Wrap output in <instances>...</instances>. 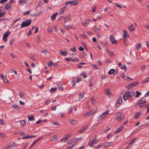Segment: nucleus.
I'll use <instances>...</instances> for the list:
<instances>
[{
	"mask_svg": "<svg viewBox=\"0 0 149 149\" xmlns=\"http://www.w3.org/2000/svg\"><path fill=\"white\" fill-rule=\"evenodd\" d=\"M95 136L91 138L88 142V145H89L91 147H93L94 145L97 143V141H95Z\"/></svg>",
	"mask_w": 149,
	"mask_h": 149,
	"instance_id": "obj_1",
	"label": "nucleus"
},
{
	"mask_svg": "<svg viewBox=\"0 0 149 149\" xmlns=\"http://www.w3.org/2000/svg\"><path fill=\"white\" fill-rule=\"evenodd\" d=\"M124 118V116L121 113H118L115 116V119L118 120L119 122L120 121Z\"/></svg>",
	"mask_w": 149,
	"mask_h": 149,
	"instance_id": "obj_2",
	"label": "nucleus"
},
{
	"mask_svg": "<svg viewBox=\"0 0 149 149\" xmlns=\"http://www.w3.org/2000/svg\"><path fill=\"white\" fill-rule=\"evenodd\" d=\"M31 23V20L29 19L26 20L25 21L23 22L22 23L21 26V27L23 28L28 26L30 25Z\"/></svg>",
	"mask_w": 149,
	"mask_h": 149,
	"instance_id": "obj_3",
	"label": "nucleus"
},
{
	"mask_svg": "<svg viewBox=\"0 0 149 149\" xmlns=\"http://www.w3.org/2000/svg\"><path fill=\"white\" fill-rule=\"evenodd\" d=\"M79 3V1L77 0H76L67 1L65 2V4L66 5H68L69 4H72L74 6H76Z\"/></svg>",
	"mask_w": 149,
	"mask_h": 149,
	"instance_id": "obj_4",
	"label": "nucleus"
},
{
	"mask_svg": "<svg viewBox=\"0 0 149 149\" xmlns=\"http://www.w3.org/2000/svg\"><path fill=\"white\" fill-rule=\"evenodd\" d=\"M129 36V34L126 30H123V41H125L127 38Z\"/></svg>",
	"mask_w": 149,
	"mask_h": 149,
	"instance_id": "obj_5",
	"label": "nucleus"
},
{
	"mask_svg": "<svg viewBox=\"0 0 149 149\" xmlns=\"http://www.w3.org/2000/svg\"><path fill=\"white\" fill-rule=\"evenodd\" d=\"M122 102V98L121 96L118 97L116 104V106L118 107Z\"/></svg>",
	"mask_w": 149,
	"mask_h": 149,
	"instance_id": "obj_6",
	"label": "nucleus"
},
{
	"mask_svg": "<svg viewBox=\"0 0 149 149\" xmlns=\"http://www.w3.org/2000/svg\"><path fill=\"white\" fill-rule=\"evenodd\" d=\"M10 32L7 31L4 34L3 39L4 40V42H6L7 41V37L10 35Z\"/></svg>",
	"mask_w": 149,
	"mask_h": 149,
	"instance_id": "obj_7",
	"label": "nucleus"
},
{
	"mask_svg": "<svg viewBox=\"0 0 149 149\" xmlns=\"http://www.w3.org/2000/svg\"><path fill=\"white\" fill-rule=\"evenodd\" d=\"M96 112V111H94L90 110L88 112L85 113L84 115V116L86 117L89 116L91 115H93V114L95 113Z\"/></svg>",
	"mask_w": 149,
	"mask_h": 149,
	"instance_id": "obj_8",
	"label": "nucleus"
},
{
	"mask_svg": "<svg viewBox=\"0 0 149 149\" xmlns=\"http://www.w3.org/2000/svg\"><path fill=\"white\" fill-rule=\"evenodd\" d=\"M110 39L112 44H117V41L113 36L111 35L110 36Z\"/></svg>",
	"mask_w": 149,
	"mask_h": 149,
	"instance_id": "obj_9",
	"label": "nucleus"
},
{
	"mask_svg": "<svg viewBox=\"0 0 149 149\" xmlns=\"http://www.w3.org/2000/svg\"><path fill=\"white\" fill-rule=\"evenodd\" d=\"M130 94H129V92H127L123 94V99L125 100H127L129 97L130 96Z\"/></svg>",
	"mask_w": 149,
	"mask_h": 149,
	"instance_id": "obj_10",
	"label": "nucleus"
},
{
	"mask_svg": "<svg viewBox=\"0 0 149 149\" xmlns=\"http://www.w3.org/2000/svg\"><path fill=\"white\" fill-rule=\"evenodd\" d=\"M138 82H136L131 83L128 86H127L126 88L128 89H131L132 87L135 86H136V85H138Z\"/></svg>",
	"mask_w": 149,
	"mask_h": 149,
	"instance_id": "obj_11",
	"label": "nucleus"
},
{
	"mask_svg": "<svg viewBox=\"0 0 149 149\" xmlns=\"http://www.w3.org/2000/svg\"><path fill=\"white\" fill-rule=\"evenodd\" d=\"M78 140V139L77 138H74L72 139H70L69 140L68 142L67 143L68 144L72 143L74 142H76Z\"/></svg>",
	"mask_w": 149,
	"mask_h": 149,
	"instance_id": "obj_12",
	"label": "nucleus"
},
{
	"mask_svg": "<svg viewBox=\"0 0 149 149\" xmlns=\"http://www.w3.org/2000/svg\"><path fill=\"white\" fill-rule=\"evenodd\" d=\"M1 77L2 79L3 80L4 82L7 83L8 82V81L7 79V77L6 76H4L2 74L1 75Z\"/></svg>",
	"mask_w": 149,
	"mask_h": 149,
	"instance_id": "obj_13",
	"label": "nucleus"
},
{
	"mask_svg": "<svg viewBox=\"0 0 149 149\" xmlns=\"http://www.w3.org/2000/svg\"><path fill=\"white\" fill-rule=\"evenodd\" d=\"M128 29L130 32L133 31L135 29V28L134 27L133 24H131L130 26L128 27Z\"/></svg>",
	"mask_w": 149,
	"mask_h": 149,
	"instance_id": "obj_14",
	"label": "nucleus"
},
{
	"mask_svg": "<svg viewBox=\"0 0 149 149\" xmlns=\"http://www.w3.org/2000/svg\"><path fill=\"white\" fill-rule=\"evenodd\" d=\"M66 8L65 6H64L63 8L60 9V12L59 14L62 15L63 14L64 11H65Z\"/></svg>",
	"mask_w": 149,
	"mask_h": 149,
	"instance_id": "obj_15",
	"label": "nucleus"
},
{
	"mask_svg": "<svg viewBox=\"0 0 149 149\" xmlns=\"http://www.w3.org/2000/svg\"><path fill=\"white\" fill-rule=\"evenodd\" d=\"M58 13H56L53 14L51 17V18L52 20H54L56 18V16L58 15Z\"/></svg>",
	"mask_w": 149,
	"mask_h": 149,
	"instance_id": "obj_16",
	"label": "nucleus"
},
{
	"mask_svg": "<svg viewBox=\"0 0 149 149\" xmlns=\"http://www.w3.org/2000/svg\"><path fill=\"white\" fill-rule=\"evenodd\" d=\"M7 146L9 149H13L15 147V145L14 143H13Z\"/></svg>",
	"mask_w": 149,
	"mask_h": 149,
	"instance_id": "obj_17",
	"label": "nucleus"
},
{
	"mask_svg": "<svg viewBox=\"0 0 149 149\" xmlns=\"http://www.w3.org/2000/svg\"><path fill=\"white\" fill-rule=\"evenodd\" d=\"M70 122L71 123V124L72 125H75L76 124H77L78 122L76 120H71L70 121Z\"/></svg>",
	"mask_w": 149,
	"mask_h": 149,
	"instance_id": "obj_18",
	"label": "nucleus"
},
{
	"mask_svg": "<svg viewBox=\"0 0 149 149\" xmlns=\"http://www.w3.org/2000/svg\"><path fill=\"white\" fill-rule=\"evenodd\" d=\"M60 53L61 55L63 56H66L68 55V53L67 52H63L61 50H60Z\"/></svg>",
	"mask_w": 149,
	"mask_h": 149,
	"instance_id": "obj_19",
	"label": "nucleus"
},
{
	"mask_svg": "<svg viewBox=\"0 0 149 149\" xmlns=\"http://www.w3.org/2000/svg\"><path fill=\"white\" fill-rule=\"evenodd\" d=\"M138 101L140 103V104H145L146 102V99L144 98H142L141 99L139 100Z\"/></svg>",
	"mask_w": 149,
	"mask_h": 149,
	"instance_id": "obj_20",
	"label": "nucleus"
},
{
	"mask_svg": "<svg viewBox=\"0 0 149 149\" xmlns=\"http://www.w3.org/2000/svg\"><path fill=\"white\" fill-rule=\"evenodd\" d=\"M87 127L86 126L84 127H83L79 130L78 131L79 133H82L83 131H85V130L86 129Z\"/></svg>",
	"mask_w": 149,
	"mask_h": 149,
	"instance_id": "obj_21",
	"label": "nucleus"
},
{
	"mask_svg": "<svg viewBox=\"0 0 149 149\" xmlns=\"http://www.w3.org/2000/svg\"><path fill=\"white\" fill-rule=\"evenodd\" d=\"M105 91L106 94L109 97H111L112 96V93L109 90H107Z\"/></svg>",
	"mask_w": 149,
	"mask_h": 149,
	"instance_id": "obj_22",
	"label": "nucleus"
},
{
	"mask_svg": "<svg viewBox=\"0 0 149 149\" xmlns=\"http://www.w3.org/2000/svg\"><path fill=\"white\" fill-rule=\"evenodd\" d=\"M123 128L124 127L123 126H121V127L119 128L116 131H115V133L116 134L120 132L123 129Z\"/></svg>",
	"mask_w": 149,
	"mask_h": 149,
	"instance_id": "obj_23",
	"label": "nucleus"
},
{
	"mask_svg": "<svg viewBox=\"0 0 149 149\" xmlns=\"http://www.w3.org/2000/svg\"><path fill=\"white\" fill-rule=\"evenodd\" d=\"M136 47L137 50H139L141 48L142 46L140 43H139L137 45H136Z\"/></svg>",
	"mask_w": 149,
	"mask_h": 149,
	"instance_id": "obj_24",
	"label": "nucleus"
},
{
	"mask_svg": "<svg viewBox=\"0 0 149 149\" xmlns=\"http://www.w3.org/2000/svg\"><path fill=\"white\" fill-rule=\"evenodd\" d=\"M26 2V0H19V4L22 5Z\"/></svg>",
	"mask_w": 149,
	"mask_h": 149,
	"instance_id": "obj_25",
	"label": "nucleus"
},
{
	"mask_svg": "<svg viewBox=\"0 0 149 149\" xmlns=\"http://www.w3.org/2000/svg\"><path fill=\"white\" fill-rule=\"evenodd\" d=\"M28 118L29 120L31 121H33L35 120L34 116H28Z\"/></svg>",
	"mask_w": 149,
	"mask_h": 149,
	"instance_id": "obj_26",
	"label": "nucleus"
},
{
	"mask_svg": "<svg viewBox=\"0 0 149 149\" xmlns=\"http://www.w3.org/2000/svg\"><path fill=\"white\" fill-rule=\"evenodd\" d=\"M53 30L52 27V26H50L48 27L47 28V31L49 33H50Z\"/></svg>",
	"mask_w": 149,
	"mask_h": 149,
	"instance_id": "obj_27",
	"label": "nucleus"
},
{
	"mask_svg": "<svg viewBox=\"0 0 149 149\" xmlns=\"http://www.w3.org/2000/svg\"><path fill=\"white\" fill-rule=\"evenodd\" d=\"M91 102H92V103L93 104H95V103H96V101L94 99V98L93 97H91Z\"/></svg>",
	"mask_w": 149,
	"mask_h": 149,
	"instance_id": "obj_28",
	"label": "nucleus"
},
{
	"mask_svg": "<svg viewBox=\"0 0 149 149\" xmlns=\"http://www.w3.org/2000/svg\"><path fill=\"white\" fill-rule=\"evenodd\" d=\"M19 97L21 98H23L24 96V93L22 92H20L19 93Z\"/></svg>",
	"mask_w": 149,
	"mask_h": 149,
	"instance_id": "obj_29",
	"label": "nucleus"
},
{
	"mask_svg": "<svg viewBox=\"0 0 149 149\" xmlns=\"http://www.w3.org/2000/svg\"><path fill=\"white\" fill-rule=\"evenodd\" d=\"M84 96V93H79V99H82Z\"/></svg>",
	"mask_w": 149,
	"mask_h": 149,
	"instance_id": "obj_30",
	"label": "nucleus"
},
{
	"mask_svg": "<svg viewBox=\"0 0 149 149\" xmlns=\"http://www.w3.org/2000/svg\"><path fill=\"white\" fill-rule=\"evenodd\" d=\"M42 138V137H41L36 139L34 143H33L32 146H34L36 143V142H37L38 141L40 140Z\"/></svg>",
	"mask_w": 149,
	"mask_h": 149,
	"instance_id": "obj_31",
	"label": "nucleus"
},
{
	"mask_svg": "<svg viewBox=\"0 0 149 149\" xmlns=\"http://www.w3.org/2000/svg\"><path fill=\"white\" fill-rule=\"evenodd\" d=\"M65 28L67 30H69L72 29V27L70 25H64Z\"/></svg>",
	"mask_w": 149,
	"mask_h": 149,
	"instance_id": "obj_32",
	"label": "nucleus"
},
{
	"mask_svg": "<svg viewBox=\"0 0 149 149\" xmlns=\"http://www.w3.org/2000/svg\"><path fill=\"white\" fill-rule=\"evenodd\" d=\"M81 75L84 78H86L87 77V74L86 72H84L81 73Z\"/></svg>",
	"mask_w": 149,
	"mask_h": 149,
	"instance_id": "obj_33",
	"label": "nucleus"
},
{
	"mask_svg": "<svg viewBox=\"0 0 149 149\" xmlns=\"http://www.w3.org/2000/svg\"><path fill=\"white\" fill-rule=\"evenodd\" d=\"M57 85L58 86V88L61 91H63V87L61 86V84H60V83L59 84H58Z\"/></svg>",
	"mask_w": 149,
	"mask_h": 149,
	"instance_id": "obj_34",
	"label": "nucleus"
},
{
	"mask_svg": "<svg viewBox=\"0 0 149 149\" xmlns=\"http://www.w3.org/2000/svg\"><path fill=\"white\" fill-rule=\"evenodd\" d=\"M129 93L130 94V97L134 96V93L133 91H130V92H129Z\"/></svg>",
	"mask_w": 149,
	"mask_h": 149,
	"instance_id": "obj_35",
	"label": "nucleus"
},
{
	"mask_svg": "<svg viewBox=\"0 0 149 149\" xmlns=\"http://www.w3.org/2000/svg\"><path fill=\"white\" fill-rule=\"evenodd\" d=\"M57 138V136L56 135H54L52 137H51L50 139L51 140L53 141L54 139L56 140Z\"/></svg>",
	"mask_w": 149,
	"mask_h": 149,
	"instance_id": "obj_36",
	"label": "nucleus"
},
{
	"mask_svg": "<svg viewBox=\"0 0 149 149\" xmlns=\"http://www.w3.org/2000/svg\"><path fill=\"white\" fill-rule=\"evenodd\" d=\"M141 114V113L140 112H138L136 113L134 115V117L135 118H137Z\"/></svg>",
	"mask_w": 149,
	"mask_h": 149,
	"instance_id": "obj_37",
	"label": "nucleus"
},
{
	"mask_svg": "<svg viewBox=\"0 0 149 149\" xmlns=\"http://www.w3.org/2000/svg\"><path fill=\"white\" fill-rule=\"evenodd\" d=\"M75 144V143H74L71 146H68L66 149H72L74 146Z\"/></svg>",
	"mask_w": 149,
	"mask_h": 149,
	"instance_id": "obj_38",
	"label": "nucleus"
},
{
	"mask_svg": "<svg viewBox=\"0 0 149 149\" xmlns=\"http://www.w3.org/2000/svg\"><path fill=\"white\" fill-rule=\"evenodd\" d=\"M115 69H111L109 70V74H112L115 72Z\"/></svg>",
	"mask_w": 149,
	"mask_h": 149,
	"instance_id": "obj_39",
	"label": "nucleus"
},
{
	"mask_svg": "<svg viewBox=\"0 0 149 149\" xmlns=\"http://www.w3.org/2000/svg\"><path fill=\"white\" fill-rule=\"evenodd\" d=\"M149 81V78L148 77L146 79H145L142 82V84H143L146 83L147 82H148Z\"/></svg>",
	"mask_w": 149,
	"mask_h": 149,
	"instance_id": "obj_40",
	"label": "nucleus"
},
{
	"mask_svg": "<svg viewBox=\"0 0 149 149\" xmlns=\"http://www.w3.org/2000/svg\"><path fill=\"white\" fill-rule=\"evenodd\" d=\"M5 8L8 10L9 9H10V4H7L5 7Z\"/></svg>",
	"mask_w": 149,
	"mask_h": 149,
	"instance_id": "obj_41",
	"label": "nucleus"
},
{
	"mask_svg": "<svg viewBox=\"0 0 149 149\" xmlns=\"http://www.w3.org/2000/svg\"><path fill=\"white\" fill-rule=\"evenodd\" d=\"M41 52L42 53L44 54L45 55L49 54V52L47 51V50H43V51H41Z\"/></svg>",
	"mask_w": 149,
	"mask_h": 149,
	"instance_id": "obj_42",
	"label": "nucleus"
},
{
	"mask_svg": "<svg viewBox=\"0 0 149 149\" xmlns=\"http://www.w3.org/2000/svg\"><path fill=\"white\" fill-rule=\"evenodd\" d=\"M104 115L102 114L98 118V120H101L102 119H103L104 117Z\"/></svg>",
	"mask_w": 149,
	"mask_h": 149,
	"instance_id": "obj_43",
	"label": "nucleus"
},
{
	"mask_svg": "<svg viewBox=\"0 0 149 149\" xmlns=\"http://www.w3.org/2000/svg\"><path fill=\"white\" fill-rule=\"evenodd\" d=\"M20 123L21 125L22 126H24L26 124V122L24 120H21L20 121Z\"/></svg>",
	"mask_w": 149,
	"mask_h": 149,
	"instance_id": "obj_44",
	"label": "nucleus"
},
{
	"mask_svg": "<svg viewBox=\"0 0 149 149\" xmlns=\"http://www.w3.org/2000/svg\"><path fill=\"white\" fill-rule=\"evenodd\" d=\"M65 18L69 21H70L71 19V17L70 15H67Z\"/></svg>",
	"mask_w": 149,
	"mask_h": 149,
	"instance_id": "obj_45",
	"label": "nucleus"
},
{
	"mask_svg": "<svg viewBox=\"0 0 149 149\" xmlns=\"http://www.w3.org/2000/svg\"><path fill=\"white\" fill-rule=\"evenodd\" d=\"M57 89V88H52L51 89V93H53V92H54Z\"/></svg>",
	"mask_w": 149,
	"mask_h": 149,
	"instance_id": "obj_46",
	"label": "nucleus"
},
{
	"mask_svg": "<svg viewBox=\"0 0 149 149\" xmlns=\"http://www.w3.org/2000/svg\"><path fill=\"white\" fill-rule=\"evenodd\" d=\"M100 29L96 27L94 29V31L95 33H97L100 30Z\"/></svg>",
	"mask_w": 149,
	"mask_h": 149,
	"instance_id": "obj_47",
	"label": "nucleus"
},
{
	"mask_svg": "<svg viewBox=\"0 0 149 149\" xmlns=\"http://www.w3.org/2000/svg\"><path fill=\"white\" fill-rule=\"evenodd\" d=\"M109 54L110 56L112 58L114 56V54L112 51L109 52Z\"/></svg>",
	"mask_w": 149,
	"mask_h": 149,
	"instance_id": "obj_48",
	"label": "nucleus"
},
{
	"mask_svg": "<svg viewBox=\"0 0 149 149\" xmlns=\"http://www.w3.org/2000/svg\"><path fill=\"white\" fill-rule=\"evenodd\" d=\"M136 93L137 95L135 96V97H139V95H141V92H139L138 91H137L136 92Z\"/></svg>",
	"mask_w": 149,
	"mask_h": 149,
	"instance_id": "obj_49",
	"label": "nucleus"
},
{
	"mask_svg": "<svg viewBox=\"0 0 149 149\" xmlns=\"http://www.w3.org/2000/svg\"><path fill=\"white\" fill-rule=\"evenodd\" d=\"M67 139L65 138V136H64L63 138H62L61 139V141H62V142H63V141H64V142H65L67 140Z\"/></svg>",
	"mask_w": 149,
	"mask_h": 149,
	"instance_id": "obj_50",
	"label": "nucleus"
},
{
	"mask_svg": "<svg viewBox=\"0 0 149 149\" xmlns=\"http://www.w3.org/2000/svg\"><path fill=\"white\" fill-rule=\"evenodd\" d=\"M114 4L116 5V6L117 7L119 8H122V7L121 6H120V5H119L118 3H115Z\"/></svg>",
	"mask_w": 149,
	"mask_h": 149,
	"instance_id": "obj_51",
	"label": "nucleus"
},
{
	"mask_svg": "<svg viewBox=\"0 0 149 149\" xmlns=\"http://www.w3.org/2000/svg\"><path fill=\"white\" fill-rule=\"evenodd\" d=\"M120 76L121 78H125V80L127 79H126V78H125V75L123 73H121L120 74Z\"/></svg>",
	"mask_w": 149,
	"mask_h": 149,
	"instance_id": "obj_52",
	"label": "nucleus"
},
{
	"mask_svg": "<svg viewBox=\"0 0 149 149\" xmlns=\"http://www.w3.org/2000/svg\"><path fill=\"white\" fill-rule=\"evenodd\" d=\"M121 69H125V71H126V70H127V67L125 65H124L123 66V67H121Z\"/></svg>",
	"mask_w": 149,
	"mask_h": 149,
	"instance_id": "obj_53",
	"label": "nucleus"
},
{
	"mask_svg": "<svg viewBox=\"0 0 149 149\" xmlns=\"http://www.w3.org/2000/svg\"><path fill=\"white\" fill-rule=\"evenodd\" d=\"M107 144L108 145L106 146V147H107L109 146H111L113 145V142H108Z\"/></svg>",
	"mask_w": 149,
	"mask_h": 149,
	"instance_id": "obj_54",
	"label": "nucleus"
},
{
	"mask_svg": "<svg viewBox=\"0 0 149 149\" xmlns=\"http://www.w3.org/2000/svg\"><path fill=\"white\" fill-rule=\"evenodd\" d=\"M47 64L48 65V66L50 67L52 65L54 64V63L52 62L51 61L50 63H47Z\"/></svg>",
	"mask_w": 149,
	"mask_h": 149,
	"instance_id": "obj_55",
	"label": "nucleus"
},
{
	"mask_svg": "<svg viewBox=\"0 0 149 149\" xmlns=\"http://www.w3.org/2000/svg\"><path fill=\"white\" fill-rule=\"evenodd\" d=\"M30 11H28L26 12H24V14L25 15H27L30 14Z\"/></svg>",
	"mask_w": 149,
	"mask_h": 149,
	"instance_id": "obj_56",
	"label": "nucleus"
},
{
	"mask_svg": "<svg viewBox=\"0 0 149 149\" xmlns=\"http://www.w3.org/2000/svg\"><path fill=\"white\" fill-rule=\"evenodd\" d=\"M70 50L74 52H76V48L75 47H73V48H72V49H71Z\"/></svg>",
	"mask_w": 149,
	"mask_h": 149,
	"instance_id": "obj_57",
	"label": "nucleus"
},
{
	"mask_svg": "<svg viewBox=\"0 0 149 149\" xmlns=\"http://www.w3.org/2000/svg\"><path fill=\"white\" fill-rule=\"evenodd\" d=\"M0 136L2 138H4L5 137V135L4 134L0 132Z\"/></svg>",
	"mask_w": 149,
	"mask_h": 149,
	"instance_id": "obj_58",
	"label": "nucleus"
},
{
	"mask_svg": "<svg viewBox=\"0 0 149 149\" xmlns=\"http://www.w3.org/2000/svg\"><path fill=\"white\" fill-rule=\"evenodd\" d=\"M0 124L3 125L4 124L3 120L2 119H0Z\"/></svg>",
	"mask_w": 149,
	"mask_h": 149,
	"instance_id": "obj_59",
	"label": "nucleus"
},
{
	"mask_svg": "<svg viewBox=\"0 0 149 149\" xmlns=\"http://www.w3.org/2000/svg\"><path fill=\"white\" fill-rule=\"evenodd\" d=\"M52 124L54 125H60L58 123L56 122H53Z\"/></svg>",
	"mask_w": 149,
	"mask_h": 149,
	"instance_id": "obj_60",
	"label": "nucleus"
},
{
	"mask_svg": "<svg viewBox=\"0 0 149 149\" xmlns=\"http://www.w3.org/2000/svg\"><path fill=\"white\" fill-rule=\"evenodd\" d=\"M81 80V77H78L77 78V83H79L80 82Z\"/></svg>",
	"mask_w": 149,
	"mask_h": 149,
	"instance_id": "obj_61",
	"label": "nucleus"
},
{
	"mask_svg": "<svg viewBox=\"0 0 149 149\" xmlns=\"http://www.w3.org/2000/svg\"><path fill=\"white\" fill-rule=\"evenodd\" d=\"M65 18V17H64L63 16H62L59 18V19H58V20H62L63 19H64Z\"/></svg>",
	"mask_w": 149,
	"mask_h": 149,
	"instance_id": "obj_62",
	"label": "nucleus"
},
{
	"mask_svg": "<svg viewBox=\"0 0 149 149\" xmlns=\"http://www.w3.org/2000/svg\"><path fill=\"white\" fill-rule=\"evenodd\" d=\"M71 83L72 85V86L73 87L74 86H75V84H76L75 81H72L71 82Z\"/></svg>",
	"mask_w": 149,
	"mask_h": 149,
	"instance_id": "obj_63",
	"label": "nucleus"
},
{
	"mask_svg": "<svg viewBox=\"0 0 149 149\" xmlns=\"http://www.w3.org/2000/svg\"><path fill=\"white\" fill-rule=\"evenodd\" d=\"M107 77V76L105 75H103L102 76L101 78L102 79H106Z\"/></svg>",
	"mask_w": 149,
	"mask_h": 149,
	"instance_id": "obj_64",
	"label": "nucleus"
}]
</instances>
